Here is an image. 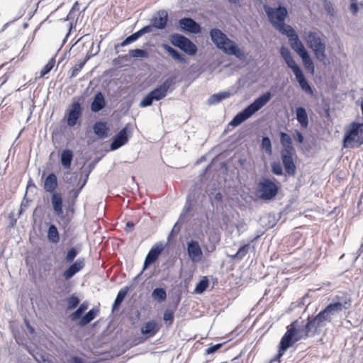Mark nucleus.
I'll return each instance as SVG.
<instances>
[{
	"label": "nucleus",
	"instance_id": "obj_28",
	"mask_svg": "<svg viewBox=\"0 0 363 363\" xmlns=\"http://www.w3.org/2000/svg\"><path fill=\"white\" fill-rule=\"evenodd\" d=\"M158 330L157 323L155 320H150L145 323L141 328L140 331L143 335L153 336Z\"/></svg>",
	"mask_w": 363,
	"mask_h": 363
},
{
	"label": "nucleus",
	"instance_id": "obj_4",
	"mask_svg": "<svg viewBox=\"0 0 363 363\" xmlns=\"http://www.w3.org/2000/svg\"><path fill=\"white\" fill-rule=\"evenodd\" d=\"M305 41L307 46L313 51L316 59L320 62L326 64V43L325 36L318 30H310L305 33Z\"/></svg>",
	"mask_w": 363,
	"mask_h": 363
},
{
	"label": "nucleus",
	"instance_id": "obj_44",
	"mask_svg": "<svg viewBox=\"0 0 363 363\" xmlns=\"http://www.w3.org/2000/svg\"><path fill=\"white\" fill-rule=\"evenodd\" d=\"M89 59V57H86L85 60L81 61L79 64L76 65L73 67V69L72 70L71 76H70L71 78L75 77L76 76L78 75L79 72L83 68V67L84 66V65L86 64V61Z\"/></svg>",
	"mask_w": 363,
	"mask_h": 363
},
{
	"label": "nucleus",
	"instance_id": "obj_32",
	"mask_svg": "<svg viewBox=\"0 0 363 363\" xmlns=\"http://www.w3.org/2000/svg\"><path fill=\"white\" fill-rule=\"evenodd\" d=\"M231 96L230 91H222L211 95L207 101L208 105H214L220 103L223 99H228Z\"/></svg>",
	"mask_w": 363,
	"mask_h": 363
},
{
	"label": "nucleus",
	"instance_id": "obj_8",
	"mask_svg": "<svg viewBox=\"0 0 363 363\" xmlns=\"http://www.w3.org/2000/svg\"><path fill=\"white\" fill-rule=\"evenodd\" d=\"M279 192V186L270 179L262 177L257 184L256 195L263 201L274 199Z\"/></svg>",
	"mask_w": 363,
	"mask_h": 363
},
{
	"label": "nucleus",
	"instance_id": "obj_49",
	"mask_svg": "<svg viewBox=\"0 0 363 363\" xmlns=\"http://www.w3.org/2000/svg\"><path fill=\"white\" fill-rule=\"evenodd\" d=\"M79 252L74 247L70 248L66 255L65 259L67 262H72L74 258L77 256Z\"/></svg>",
	"mask_w": 363,
	"mask_h": 363
},
{
	"label": "nucleus",
	"instance_id": "obj_11",
	"mask_svg": "<svg viewBox=\"0 0 363 363\" xmlns=\"http://www.w3.org/2000/svg\"><path fill=\"white\" fill-rule=\"evenodd\" d=\"M130 125L126 124L113 138L110 145L111 150H116L125 145L129 139L130 133Z\"/></svg>",
	"mask_w": 363,
	"mask_h": 363
},
{
	"label": "nucleus",
	"instance_id": "obj_29",
	"mask_svg": "<svg viewBox=\"0 0 363 363\" xmlns=\"http://www.w3.org/2000/svg\"><path fill=\"white\" fill-rule=\"evenodd\" d=\"M93 130L99 138H105L108 135V128L104 122L98 121L94 124Z\"/></svg>",
	"mask_w": 363,
	"mask_h": 363
},
{
	"label": "nucleus",
	"instance_id": "obj_61",
	"mask_svg": "<svg viewBox=\"0 0 363 363\" xmlns=\"http://www.w3.org/2000/svg\"><path fill=\"white\" fill-rule=\"evenodd\" d=\"M134 224L132 222H128L126 223L127 227H133Z\"/></svg>",
	"mask_w": 363,
	"mask_h": 363
},
{
	"label": "nucleus",
	"instance_id": "obj_54",
	"mask_svg": "<svg viewBox=\"0 0 363 363\" xmlns=\"http://www.w3.org/2000/svg\"><path fill=\"white\" fill-rule=\"evenodd\" d=\"M155 28L153 24L151 23L150 25L145 26L141 29H140V33L142 35H145L146 33H149L153 31V29Z\"/></svg>",
	"mask_w": 363,
	"mask_h": 363
},
{
	"label": "nucleus",
	"instance_id": "obj_33",
	"mask_svg": "<svg viewBox=\"0 0 363 363\" xmlns=\"http://www.w3.org/2000/svg\"><path fill=\"white\" fill-rule=\"evenodd\" d=\"M99 311L98 308H91L87 313H86L80 319L79 325L84 326L91 323L97 315Z\"/></svg>",
	"mask_w": 363,
	"mask_h": 363
},
{
	"label": "nucleus",
	"instance_id": "obj_7",
	"mask_svg": "<svg viewBox=\"0 0 363 363\" xmlns=\"http://www.w3.org/2000/svg\"><path fill=\"white\" fill-rule=\"evenodd\" d=\"M342 143L345 148L360 147L363 144V123L353 122L345 132Z\"/></svg>",
	"mask_w": 363,
	"mask_h": 363
},
{
	"label": "nucleus",
	"instance_id": "obj_16",
	"mask_svg": "<svg viewBox=\"0 0 363 363\" xmlns=\"http://www.w3.org/2000/svg\"><path fill=\"white\" fill-rule=\"evenodd\" d=\"M310 319L313 325H314V328L318 334L320 333L323 328H325L328 323L332 321L324 309L320 311L316 315L310 317Z\"/></svg>",
	"mask_w": 363,
	"mask_h": 363
},
{
	"label": "nucleus",
	"instance_id": "obj_48",
	"mask_svg": "<svg viewBox=\"0 0 363 363\" xmlns=\"http://www.w3.org/2000/svg\"><path fill=\"white\" fill-rule=\"evenodd\" d=\"M262 147L264 148L267 152L271 153L272 151V143L269 137L264 136L262 139Z\"/></svg>",
	"mask_w": 363,
	"mask_h": 363
},
{
	"label": "nucleus",
	"instance_id": "obj_14",
	"mask_svg": "<svg viewBox=\"0 0 363 363\" xmlns=\"http://www.w3.org/2000/svg\"><path fill=\"white\" fill-rule=\"evenodd\" d=\"M331 303L342 311L348 310L352 304L351 296L345 292H338L331 300Z\"/></svg>",
	"mask_w": 363,
	"mask_h": 363
},
{
	"label": "nucleus",
	"instance_id": "obj_37",
	"mask_svg": "<svg viewBox=\"0 0 363 363\" xmlns=\"http://www.w3.org/2000/svg\"><path fill=\"white\" fill-rule=\"evenodd\" d=\"M88 306L89 304L87 302H83L81 303L78 308L70 315L71 320L72 321H75L79 318H82V317L84 315L83 313L88 308Z\"/></svg>",
	"mask_w": 363,
	"mask_h": 363
},
{
	"label": "nucleus",
	"instance_id": "obj_59",
	"mask_svg": "<svg viewBox=\"0 0 363 363\" xmlns=\"http://www.w3.org/2000/svg\"><path fill=\"white\" fill-rule=\"evenodd\" d=\"M214 199H215L216 201H222V199H223V195H222V194H221V193H220V192L216 193V195H215V196H214Z\"/></svg>",
	"mask_w": 363,
	"mask_h": 363
},
{
	"label": "nucleus",
	"instance_id": "obj_46",
	"mask_svg": "<svg viewBox=\"0 0 363 363\" xmlns=\"http://www.w3.org/2000/svg\"><path fill=\"white\" fill-rule=\"evenodd\" d=\"M155 99H153L151 94L149 92L140 102V107L144 108L150 106L152 104Z\"/></svg>",
	"mask_w": 363,
	"mask_h": 363
},
{
	"label": "nucleus",
	"instance_id": "obj_26",
	"mask_svg": "<svg viewBox=\"0 0 363 363\" xmlns=\"http://www.w3.org/2000/svg\"><path fill=\"white\" fill-rule=\"evenodd\" d=\"M162 48L175 60L179 62H186V58L179 51L172 48L168 44H162Z\"/></svg>",
	"mask_w": 363,
	"mask_h": 363
},
{
	"label": "nucleus",
	"instance_id": "obj_56",
	"mask_svg": "<svg viewBox=\"0 0 363 363\" xmlns=\"http://www.w3.org/2000/svg\"><path fill=\"white\" fill-rule=\"evenodd\" d=\"M191 211V205L187 201L183 208L182 213L180 215L179 220H182L184 216Z\"/></svg>",
	"mask_w": 363,
	"mask_h": 363
},
{
	"label": "nucleus",
	"instance_id": "obj_13",
	"mask_svg": "<svg viewBox=\"0 0 363 363\" xmlns=\"http://www.w3.org/2000/svg\"><path fill=\"white\" fill-rule=\"evenodd\" d=\"M164 250L162 243H157L148 252L143 264V270H145L151 264H154Z\"/></svg>",
	"mask_w": 363,
	"mask_h": 363
},
{
	"label": "nucleus",
	"instance_id": "obj_50",
	"mask_svg": "<svg viewBox=\"0 0 363 363\" xmlns=\"http://www.w3.org/2000/svg\"><path fill=\"white\" fill-rule=\"evenodd\" d=\"M135 42L133 39V38L131 36V35H130L129 36L126 37L122 42L120 45H116L115 46V49L116 50V52H118L119 51L118 50V47H124V46H126L130 43H133Z\"/></svg>",
	"mask_w": 363,
	"mask_h": 363
},
{
	"label": "nucleus",
	"instance_id": "obj_24",
	"mask_svg": "<svg viewBox=\"0 0 363 363\" xmlns=\"http://www.w3.org/2000/svg\"><path fill=\"white\" fill-rule=\"evenodd\" d=\"M296 118L302 128L308 126V116L304 107L299 106L296 108Z\"/></svg>",
	"mask_w": 363,
	"mask_h": 363
},
{
	"label": "nucleus",
	"instance_id": "obj_20",
	"mask_svg": "<svg viewBox=\"0 0 363 363\" xmlns=\"http://www.w3.org/2000/svg\"><path fill=\"white\" fill-rule=\"evenodd\" d=\"M84 266V259H77L63 272V277L66 280L70 279L77 273H78L81 269H82Z\"/></svg>",
	"mask_w": 363,
	"mask_h": 363
},
{
	"label": "nucleus",
	"instance_id": "obj_40",
	"mask_svg": "<svg viewBox=\"0 0 363 363\" xmlns=\"http://www.w3.org/2000/svg\"><path fill=\"white\" fill-rule=\"evenodd\" d=\"M129 55L133 58H147L149 53L145 49H133L129 50Z\"/></svg>",
	"mask_w": 363,
	"mask_h": 363
},
{
	"label": "nucleus",
	"instance_id": "obj_1",
	"mask_svg": "<svg viewBox=\"0 0 363 363\" xmlns=\"http://www.w3.org/2000/svg\"><path fill=\"white\" fill-rule=\"evenodd\" d=\"M315 334L318 333L310 319V316L308 317L306 323L303 320L293 321L287 326L286 331L280 340L276 359L279 361L285 352L296 342L306 340L308 337H313Z\"/></svg>",
	"mask_w": 363,
	"mask_h": 363
},
{
	"label": "nucleus",
	"instance_id": "obj_27",
	"mask_svg": "<svg viewBox=\"0 0 363 363\" xmlns=\"http://www.w3.org/2000/svg\"><path fill=\"white\" fill-rule=\"evenodd\" d=\"M74 154L69 149H65L60 155V162L65 169H69L73 160Z\"/></svg>",
	"mask_w": 363,
	"mask_h": 363
},
{
	"label": "nucleus",
	"instance_id": "obj_53",
	"mask_svg": "<svg viewBox=\"0 0 363 363\" xmlns=\"http://www.w3.org/2000/svg\"><path fill=\"white\" fill-rule=\"evenodd\" d=\"M294 138L298 143H302L303 142V140H304L303 134L298 130H295Z\"/></svg>",
	"mask_w": 363,
	"mask_h": 363
},
{
	"label": "nucleus",
	"instance_id": "obj_31",
	"mask_svg": "<svg viewBox=\"0 0 363 363\" xmlns=\"http://www.w3.org/2000/svg\"><path fill=\"white\" fill-rule=\"evenodd\" d=\"M275 28L278 30L280 33L287 36L289 40L294 38L296 35H298L295 30L291 26L285 24V22L280 25H277Z\"/></svg>",
	"mask_w": 363,
	"mask_h": 363
},
{
	"label": "nucleus",
	"instance_id": "obj_30",
	"mask_svg": "<svg viewBox=\"0 0 363 363\" xmlns=\"http://www.w3.org/2000/svg\"><path fill=\"white\" fill-rule=\"evenodd\" d=\"M129 291V287L125 286L120 289V291L118 292L116 297L114 300V302L112 305V311H115L118 310L122 302L123 301L125 297L126 296L127 294Z\"/></svg>",
	"mask_w": 363,
	"mask_h": 363
},
{
	"label": "nucleus",
	"instance_id": "obj_21",
	"mask_svg": "<svg viewBox=\"0 0 363 363\" xmlns=\"http://www.w3.org/2000/svg\"><path fill=\"white\" fill-rule=\"evenodd\" d=\"M51 203L54 211V213L57 216L63 215V201L60 193L53 192L51 195Z\"/></svg>",
	"mask_w": 363,
	"mask_h": 363
},
{
	"label": "nucleus",
	"instance_id": "obj_9",
	"mask_svg": "<svg viewBox=\"0 0 363 363\" xmlns=\"http://www.w3.org/2000/svg\"><path fill=\"white\" fill-rule=\"evenodd\" d=\"M169 39L172 45L178 48L186 55L193 56L197 52L196 45L190 39L182 34L173 33L169 35Z\"/></svg>",
	"mask_w": 363,
	"mask_h": 363
},
{
	"label": "nucleus",
	"instance_id": "obj_35",
	"mask_svg": "<svg viewBox=\"0 0 363 363\" xmlns=\"http://www.w3.org/2000/svg\"><path fill=\"white\" fill-rule=\"evenodd\" d=\"M300 57L302 60V62L306 70L311 74H313L315 72V65L308 52L303 55H301Z\"/></svg>",
	"mask_w": 363,
	"mask_h": 363
},
{
	"label": "nucleus",
	"instance_id": "obj_45",
	"mask_svg": "<svg viewBox=\"0 0 363 363\" xmlns=\"http://www.w3.org/2000/svg\"><path fill=\"white\" fill-rule=\"evenodd\" d=\"M249 248H250L249 244L244 245L243 246L240 247L238 249L237 253L233 256V258L234 259L237 258L239 259H242L247 253Z\"/></svg>",
	"mask_w": 363,
	"mask_h": 363
},
{
	"label": "nucleus",
	"instance_id": "obj_3",
	"mask_svg": "<svg viewBox=\"0 0 363 363\" xmlns=\"http://www.w3.org/2000/svg\"><path fill=\"white\" fill-rule=\"evenodd\" d=\"M272 99L270 91H267L254 100L252 103L246 106L242 111L236 114L229 125L236 127L247 120L256 112L264 107Z\"/></svg>",
	"mask_w": 363,
	"mask_h": 363
},
{
	"label": "nucleus",
	"instance_id": "obj_63",
	"mask_svg": "<svg viewBox=\"0 0 363 363\" xmlns=\"http://www.w3.org/2000/svg\"><path fill=\"white\" fill-rule=\"evenodd\" d=\"M361 247H362V246ZM362 252V248H359L357 252V257L360 256Z\"/></svg>",
	"mask_w": 363,
	"mask_h": 363
},
{
	"label": "nucleus",
	"instance_id": "obj_60",
	"mask_svg": "<svg viewBox=\"0 0 363 363\" xmlns=\"http://www.w3.org/2000/svg\"><path fill=\"white\" fill-rule=\"evenodd\" d=\"M26 325L30 333H34L35 330L32 326H30L28 323H27Z\"/></svg>",
	"mask_w": 363,
	"mask_h": 363
},
{
	"label": "nucleus",
	"instance_id": "obj_51",
	"mask_svg": "<svg viewBox=\"0 0 363 363\" xmlns=\"http://www.w3.org/2000/svg\"><path fill=\"white\" fill-rule=\"evenodd\" d=\"M223 346V343H218L213 346L209 347L206 350V354H213L218 351Z\"/></svg>",
	"mask_w": 363,
	"mask_h": 363
},
{
	"label": "nucleus",
	"instance_id": "obj_41",
	"mask_svg": "<svg viewBox=\"0 0 363 363\" xmlns=\"http://www.w3.org/2000/svg\"><path fill=\"white\" fill-rule=\"evenodd\" d=\"M79 298L77 296L74 294L71 295L67 298V309L69 311L76 308L79 305Z\"/></svg>",
	"mask_w": 363,
	"mask_h": 363
},
{
	"label": "nucleus",
	"instance_id": "obj_19",
	"mask_svg": "<svg viewBox=\"0 0 363 363\" xmlns=\"http://www.w3.org/2000/svg\"><path fill=\"white\" fill-rule=\"evenodd\" d=\"M106 105L105 96L101 91H97L94 94L92 102L91 103L90 108L94 113H98L103 110Z\"/></svg>",
	"mask_w": 363,
	"mask_h": 363
},
{
	"label": "nucleus",
	"instance_id": "obj_36",
	"mask_svg": "<svg viewBox=\"0 0 363 363\" xmlns=\"http://www.w3.org/2000/svg\"><path fill=\"white\" fill-rule=\"evenodd\" d=\"M151 297L154 301L159 303L163 302L167 298L166 290L162 287H157L152 291Z\"/></svg>",
	"mask_w": 363,
	"mask_h": 363
},
{
	"label": "nucleus",
	"instance_id": "obj_23",
	"mask_svg": "<svg viewBox=\"0 0 363 363\" xmlns=\"http://www.w3.org/2000/svg\"><path fill=\"white\" fill-rule=\"evenodd\" d=\"M58 186L57 176L54 173H50L45 178L44 189L46 192L53 194Z\"/></svg>",
	"mask_w": 363,
	"mask_h": 363
},
{
	"label": "nucleus",
	"instance_id": "obj_58",
	"mask_svg": "<svg viewBox=\"0 0 363 363\" xmlns=\"http://www.w3.org/2000/svg\"><path fill=\"white\" fill-rule=\"evenodd\" d=\"M131 36L133 38L134 40L136 41L138 38H140L141 36H143V35L139 30L136 31L135 33L131 34Z\"/></svg>",
	"mask_w": 363,
	"mask_h": 363
},
{
	"label": "nucleus",
	"instance_id": "obj_6",
	"mask_svg": "<svg viewBox=\"0 0 363 363\" xmlns=\"http://www.w3.org/2000/svg\"><path fill=\"white\" fill-rule=\"evenodd\" d=\"M279 52L288 67H289L294 74L296 79L301 89L306 94H313V91L311 86L306 79L302 69L293 58L289 50L284 46H281Z\"/></svg>",
	"mask_w": 363,
	"mask_h": 363
},
{
	"label": "nucleus",
	"instance_id": "obj_15",
	"mask_svg": "<svg viewBox=\"0 0 363 363\" xmlns=\"http://www.w3.org/2000/svg\"><path fill=\"white\" fill-rule=\"evenodd\" d=\"M82 112V106L79 102H73L68 112V116L67 118V123L69 126L73 127L77 123L78 120L79 119Z\"/></svg>",
	"mask_w": 363,
	"mask_h": 363
},
{
	"label": "nucleus",
	"instance_id": "obj_5",
	"mask_svg": "<svg viewBox=\"0 0 363 363\" xmlns=\"http://www.w3.org/2000/svg\"><path fill=\"white\" fill-rule=\"evenodd\" d=\"M280 143L283 147L281 151V158L286 173L289 176H294L296 172V167L294 163L293 155L296 150L293 146L292 140L289 134L284 132L279 133Z\"/></svg>",
	"mask_w": 363,
	"mask_h": 363
},
{
	"label": "nucleus",
	"instance_id": "obj_10",
	"mask_svg": "<svg viewBox=\"0 0 363 363\" xmlns=\"http://www.w3.org/2000/svg\"><path fill=\"white\" fill-rule=\"evenodd\" d=\"M264 10L268 17L269 21L276 28L277 25L285 22L288 11L285 6H279L274 8L267 5L264 6Z\"/></svg>",
	"mask_w": 363,
	"mask_h": 363
},
{
	"label": "nucleus",
	"instance_id": "obj_52",
	"mask_svg": "<svg viewBox=\"0 0 363 363\" xmlns=\"http://www.w3.org/2000/svg\"><path fill=\"white\" fill-rule=\"evenodd\" d=\"M350 10L352 14L355 15L359 11V7L357 4V1L356 0H351V3L350 5Z\"/></svg>",
	"mask_w": 363,
	"mask_h": 363
},
{
	"label": "nucleus",
	"instance_id": "obj_18",
	"mask_svg": "<svg viewBox=\"0 0 363 363\" xmlns=\"http://www.w3.org/2000/svg\"><path fill=\"white\" fill-rule=\"evenodd\" d=\"M187 253L189 259L192 262H199L201 260L203 252L202 250L196 240H190L187 242Z\"/></svg>",
	"mask_w": 363,
	"mask_h": 363
},
{
	"label": "nucleus",
	"instance_id": "obj_2",
	"mask_svg": "<svg viewBox=\"0 0 363 363\" xmlns=\"http://www.w3.org/2000/svg\"><path fill=\"white\" fill-rule=\"evenodd\" d=\"M211 40L216 48L228 55H234L239 60L245 58V52L239 48L238 44L230 39L222 30L218 28H212L209 31Z\"/></svg>",
	"mask_w": 363,
	"mask_h": 363
},
{
	"label": "nucleus",
	"instance_id": "obj_62",
	"mask_svg": "<svg viewBox=\"0 0 363 363\" xmlns=\"http://www.w3.org/2000/svg\"><path fill=\"white\" fill-rule=\"evenodd\" d=\"M230 3H233V4H238L239 2V0H228Z\"/></svg>",
	"mask_w": 363,
	"mask_h": 363
},
{
	"label": "nucleus",
	"instance_id": "obj_38",
	"mask_svg": "<svg viewBox=\"0 0 363 363\" xmlns=\"http://www.w3.org/2000/svg\"><path fill=\"white\" fill-rule=\"evenodd\" d=\"M325 312L328 314L331 320L340 313L342 312L337 306L331 302L324 308Z\"/></svg>",
	"mask_w": 363,
	"mask_h": 363
},
{
	"label": "nucleus",
	"instance_id": "obj_55",
	"mask_svg": "<svg viewBox=\"0 0 363 363\" xmlns=\"http://www.w3.org/2000/svg\"><path fill=\"white\" fill-rule=\"evenodd\" d=\"M325 9L327 13L331 16H333L335 13V10L332 3L326 1L324 5Z\"/></svg>",
	"mask_w": 363,
	"mask_h": 363
},
{
	"label": "nucleus",
	"instance_id": "obj_39",
	"mask_svg": "<svg viewBox=\"0 0 363 363\" xmlns=\"http://www.w3.org/2000/svg\"><path fill=\"white\" fill-rule=\"evenodd\" d=\"M208 284L209 281L208 278L206 277H203L196 284L194 289L195 293L199 294L203 293L208 286Z\"/></svg>",
	"mask_w": 363,
	"mask_h": 363
},
{
	"label": "nucleus",
	"instance_id": "obj_22",
	"mask_svg": "<svg viewBox=\"0 0 363 363\" xmlns=\"http://www.w3.org/2000/svg\"><path fill=\"white\" fill-rule=\"evenodd\" d=\"M167 13L164 10H161L157 12L155 16L152 17L151 23L153 24L155 28L162 30L167 26Z\"/></svg>",
	"mask_w": 363,
	"mask_h": 363
},
{
	"label": "nucleus",
	"instance_id": "obj_64",
	"mask_svg": "<svg viewBox=\"0 0 363 363\" xmlns=\"http://www.w3.org/2000/svg\"><path fill=\"white\" fill-rule=\"evenodd\" d=\"M245 160L240 159V160H239V162L240 163V164H243V163H244V162H245Z\"/></svg>",
	"mask_w": 363,
	"mask_h": 363
},
{
	"label": "nucleus",
	"instance_id": "obj_12",
	"mask_svg": "<svg viewBox=\"0 0 363 363\" xmlns=\"http://www.w3.org/2000/svg\"><path fill=\"white\" fill-rule=\"evenodd\" d=\"M173 85V79L172 78H168L164 80L162 84L155 88L150 93L152 96L155 101H160L164 99L169 91H172V86Z\"/></svg>",
	"mask_w": 363,
	"mask_h": 363
},
{
	"label": "nucleus",
	"instance_id": "obj_57",
	"mask_svg": "<svg viewBox=\"0 0 363 363\" xmlns=\"http://www.w3.org/2000/svg\"><path fill=\"white\" fill-rule=\"evenodd\" d=\"M72 363H84L82 358L78 357V356H74L71 359Z\"/></svg>",
	"mask_w": 363,
	"mask_h": 363
},
{
	"label": "nucleus",
	"instance_id": "obj_34",
	"mask_svg": "<svg viewBox=\"0 0 363 363\" xmlns=\"http://www.w3.org/2000/svg\"><path fill=\"white\" fill-rule=\"evenodd\" d=\"M48 240L49 242L56 244L60 241V234L55 225L50 224L48 230Z\"/></svg>",
	"mask_w": 363,
	"mask_h": 363
},
{
	"label": "nucleus",
	"instance_id": "obj_25",
	"mask_svg": "<svg viewBox=\"0 0 363 363\" xmlns=\"http://www.w3.org/2000/svg\"><path fill=\"white\" fill-rule=\"evenodd\" d=\"M289 43L292 50H294L299 57L308 52L304 47L303 43L300 40L298 35H296L294 38L290 39Z\"/></svg>",
	"mask_w": 363,
	"mask_h": 363
},
{
	"label": "nucleus",
	"instance_id": "obj_42",
	"mask_svg": "<svg viewBox=\"0 0 363 363\" xmlns=\"http://www.w3.org/2000/svg\"><path fill=\"white\" fill-rule=\"evenodd\" d=\"M174 310L167 308L163 313V320L168 323L169 325H172L174 322Z\"/></svg>",
	"mask_w": 363,
	"mask_h": 363
},
{
	"label": "nucleus",
	"instance_id": "obj_47",
	"mask_svg": "<svg viewBox=\"0 0 363 363\" xmlns=\"http://www.w3.org/2000/svg\"><path fill=\"white\" fill-rule=\"evenodd\" d=\"M272 172L275 175H282L283 174V168L279 162H273L271 164Z\"/></svg>",
	"mask_w": 363,
	"mask_h": 363
},
{
	"label": "nucleus",
	"instance_id": "obj_43",
	"mask_svg": "<svg viewBox=\"0 0 363 363\" xmlns=\"http://www.w3.org/2000/svg\"><path fill=\"white\" fill-rule=\"evenodd\" d=\"M55 64V60L54 57H52L41 69L40 77H44L45 75L48 74L51 71V69L53 68Z\"/></svg>",
	"mask_w": 363,
	"mask_h": 363
},
{
	"label": "nucleus",
	"instance_id": "obj_17",
	"mask_svg": "<svg viewBox=\"0 0 363 363\" xmlns=\"http://www.w3.org/2000/svg\"><path fill=\"white\" fill-rule=\"evenodd\" d=\"M179 24L183 30L190 33L198 34L201 31V26L191 18H181L179 21Z\"/></svg>",
	"mask_w": 363,
	"mask_h": 363
}]
</instances>
